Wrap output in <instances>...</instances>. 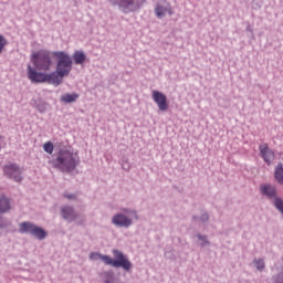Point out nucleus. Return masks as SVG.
I'll list each match as a JSON object with an SVG mask.
<instances>
[{
	"label": "nucleus",
	"mask_w": 283,
	"mask_h": 283,
	"mask_svg": "<svg viewBox=\"0 0 283 283\" xmlns=\"http://www.w3.org/2000/svg\"><path fill=\"white\" fill-rule=\"evenodd\" d=\"M63 75L59 73L57 71L52 73H45V83H50L51 85H55V87H59L61 83H63Z\"/></svg>",
	"instance_id": "nucleus-11"
},
{
	"label": "nucleus",
	"mask_w": 283,
	"mask_h": 283,
	"mask_svg": "<svg viewBox=\"0 0 283 283\" xmlns=\"http://www.w3.org/2000/svg\"><path fill=\"white\" fill-rule=\"evenodd\" d=\"M62 217L64 220H75L76 219V213H74V208L72 207H63L61 210Z\"/></svg>",
	"instance_id": "nucleus-13"
},
{
	"label": "nucleus",
	"mask_w": 283,
	"mask_h": 283,
	"mask_svg": "<svg viewBox=\"0 0 283 283\" xmlns=\"http://www.w3.org/2000/svg\"><path fill=\"white\" fill-rule=\"evenodd\" d=\"M10 211V200L6 197L0 198V213Z\"/></svg>",
	"instance_id": "nucleus-17"
},
{
	"label": "nucleus",
	"mask_w": 283,
	"mask_h": 283,
	"mask_svg": "<svg viewBox=\"0 0 283 283\" xmlns=\"http://www.w3.org/2000/svg\"><path fill=\"white\" fill-rule=\"evenodd\" d=\"M43 149L46 154H54V144L52 142H46L43 144Z\"/></svg>",
	"instance_id": "nucleus-19"
},
{
	"label": "nucleus",
	"mask_w": 283,
	"mask_h": 283,
	"mask_svg": "<svg viewBox=\"0 0 283 283\" xmlns=\"http://www.w3.org/2000/svg\"><path fill=\"white\" fill-rule=\"evenodd\" d=\"M114 259L109 255H104L98 252H93L90 254V260H102L106 266H114L115 269H124V271H129L132 269V262L129 259L118 250H113Z\"/></svg>",
	"instance_id": "nucleus-1"
},
{
	"label": "nucleus",
	"mask_w": 283,
	"mask_h": 283,
	"mask_svg": "<svg viewBox=\"0 0 283 283\" xmlns=\"http://www.w3.org/2000/svg\"><path fill=\"white\" fill-rule=\"evenodd\" d=\"M6 45H8V40H6L3 35H0V54L3 52V48H6Z\"/></svg>",
	"instance_id": "nucleus-23"
},
{
	"label": "nucleus",
	"mask_w": 283,
	"mask_h": 283,
	"mask_svg": "<svg viewBox=\"0 0 283 283\" xmlns=\"http://www.w3.org/2000/svg\"><path fill=\"white\" fill-rule=\"evenodd\" d=\"M78 98V94L76 93H67L61 96V102L62 103H75Z\"/></svg>",
	"instance_id": "nucleus-16"
},
{
	"label": "nucleus",
	"mask_w": 283,
	"mask_h": 283,
	"mask_svg": "<svg viewBox=\"0 0 283 283\" xmlns=\"http://www.w3.org/2000/svg\"><path fill=\"white\" fill-rule=\"evenodd\" d=\"M27 74L31 83H45V73L36 71L32 65H28Z\"/></svg>",
	"instance_id": "nucleus-8"
},
{
	"label": "nucleus",
	"mask_w": 283,
	"mask_h": 283,
	"mask_svg": "<svg viewBox=\"0 0 283 283\" xmlns=\"http://www.w3.org/2000/svg\"><path fill=\"white\" fill-rule=\"evenodd\" d=\"M4 174L12 178L15 182H21V168H19L17 165L11 164L4 166Z\"/></svg>",
	"instance_id": "nucleus-9"
},
{
	"label": "nucleus",
	"mask_w": 283,
	"mask_h": 283,
	"mask_svg": "<svg viewBox=\"0 0 283 283\" xmlns=\"http://www.w3.org/2000/svg\"><path fill=\"white\" fill-rule=\"evenodd\" d=\"M155 14H156L157 19H164V17L167 14H169V17H171V14H174V9L171 8V4L169 2L160 1L155 7Z\"/></svg>",
	"instance_id": "nucleus-6"
},
{
	"label": "nucleus",
	"mask_w": 283,
	"mask_h": 283,
	"mask_svg": "<svg viewBox=\"0 0 283 283\" xmlns=\"http://www.w3.org/2000/svg\"><path fill=\"white\" fill-rule=\"evenodd\" d=\"M86 59H87V56L85 55V53L83 51H75L73 54V61L76 65H83V63H85Z\"/></svg>",
	"instance_id": "nucleus-15"
},
{
	"label": "nucleus",
	"mask_w": 283,
	"mask_h": 283,
	"mask_svg": "<svg viewBox=\"0 0 283 283\" xmlns=\"http://www.w3.org/2000/svg\"><path fill=\"white\" fill-rule=\"evenodd\" d=\"M31 62L40 72H50L54 63L52 53L48 50H40L31 55Z\"/></svg>",
	"instance_id": "nucleus-3"
},
{
	"label": "nucleus",
	"mask_w": 283,
	"mask_h": 283,
	"mask_svg": "<svg viewBox=\"0 0 283 283\" xmlns=\"http://www.w3.org/2000/svg\"><path fill=\"white\" fill-rule=\"evenodd\" d=\"M261 193L268 196V198H275V187L271 185L261 186Z\"/></svg>",
	"instance_id": "nucleus-14"
},
{
	"label": "nucleus",
	"mask_w": 283,
	"mask_h": 283,
	"mask_svg": "<svg viewBox=\"0 0 283 283\" xmlns=\"http://www.w3.org/2000/svg\"><path fill=\"white\" fill-rule=\"evenodd\" d=\"M54 167L62 171H74L78 165V158L69 147L60 148L56 158L53 160Z\"/></svg>",
	"instance_id": "nucleus-2"
},
{
	"label": "nucleus",
	"mask_w": 283,
	"mask_h": 283,
	"mask_svg": "<svg viewBox=\"0 0 283 283\" xmlns=\"http://www.w3.org/2000/svg\"><path fill=\"white\" fill-rule=\"evenodd\" d=\"M119 4L123 8H129V6H134V0H119Z\"/></svg>",
	"instance_id": "nucleus-22"
},
{
	"label": "nucleus",
	"mask_w": 283,
	"mask_h": 283,
	"mask_svg": "<svg viewBox=\"0 0 283 283\" xmlns=\"http://www.w3.org/2000/svg\"><path fill=\"white\" fill-rule=\"evenodd\" d=\"M259 149L261 158H263L264 163H266V165H271V160L275 158V153L269 148V144L260 145Z\"/></svg>",
	"instance_id": "nucleus-10"
},
{
	"label": "nucleus",
	"mask_w": 283,
	"mask_h": 283,
	"mask_svg": "<svg viewBox=\"0 0 283 283\" xmlns=\"http://www.w3.org/2000/svg\"><path fill=\"white\" fill-rule=\"evenodd\" d=\"M64 198H69V200H74L76 198L74 195H64Z\"/></svg>",
	"instance_id": "nucleus-24"
},
{
	"label": "nucleus",
	"mask_w": 283,
	"mask_h": 283,
	"mask_svg": "<svg viewBox=\"0 0 283 283\" xmlns=\"http://www.w3.org/2000/svg\"><path fill=\"white\" fill-rule=\"evenodd\" d=\"M53 56L57 59L56 71L61 76L65 78V76H70L72 72V57L63 51L53 52Z\"/></svg>",
	"instance_id": "nucleus-4"
},
{
	"label": "nucleus",
	"mask_w": 283,
	"mask_h": 283,
	"mask_svg": "<svg viewBox=\"0 0 283 283\" xmlns=\"http://www.w3.org/2000/svg\"><path fill=\"white\" fill-rule=\"evenodd\" d=\"M113 224L116 227H130L132 219L127 218L125 214H116L113 217Z\"/></svg>",
	"instance_id": "nucleus-12"
},
{
	"label": "nucleus",
	"mask_w": 283,
	"mask_h": 283,
	"mask_svg": "<svg viewBox=\"0 0 283 283\" xmlns=\"http://www.w3.org/2000/svg\"><path fill=\"white\" fill-rule=\"evenodd\" d=\"M274 206L280 211V213H283V200L282 199L275 198Z\"/></svg>",
	"instance_id": "nucleus-20"
},
{
	"label": "nucleus",
	"mask_w": 283,
	"mask_h": 283,
	"mask_svg": "<svg viewBox=\"0 0 283 283\" xmlns=\"http://www.w3.org/2000/svg\"><path fill=\"white\" fill-rule=\"evenodd\" d=\"M254 266L258 269V271H262L264 269V261L261 259L255 260Z\"/></svg>",
	"instance_id": "nucleus-21"
},
{
	"label": "nucleus",
	"mask_w": 283,
	"mask_h": 283,
	"mask_svg": "<svg viewBox=\"0 0 283 283\" xmlns=\"http://www.w3.org/2000/svg\"><path fill=\"white\" fill-rule=\"evenodd\" d=\"M153 101L158 106L159 112H167V109H169L167 95L160 93V91H153Z\"/></svg>",
	"instance_id": "nucleus-7"
},
{
	"label": "nucleus",
	"mask_w": 283,
	"mask_h": 283,
	"mask_svg": "<svg viewBox=\"0 0 283 283\" xmlns=\"http://www.w3.org/2000/svg\"><path fill=\"white\" fill-rule=\"evenodd\" d=\"M203 220H209V216H208V214H205V216H203Z\"/></svg>",
	"instance_id": "nucleus-26"
},
{
	"label": "nucleus",
	"mask_w": 283,
	"mask_h": 283,
	"mask_svg": "<svg viewBox=\"0 0 283 283\" xmlns=\"http://www.w3.org/2000/svg\"><path fill=\"white\" fill-rule=\"evenodd\" d=\"M276 283H283V274H281V275L276 279Z\"/></svg>",
	"instance_id": "nucleus-25"
},
{
	"label": "nucleus",
	"mask_w": 283,
	"mask_h": 283,
	"mask_svg": "<svg viewBox=\"0 0 283 283\" xmlns=\"http://www.w3.org/2000/svg\"><path fill=\"white\" fill-rule=\"evenodd\" d=\"M20 227V233H31V235H34L38 238V240H45V237L48 233L42 228L36 227L34 223L31 222H22L19 224Z\"/></svg>",
	"instance_id": "nucleus-5"
},
{
	"label": "nucleus",
	"mask_w": 283,
	"mask_h": 283,
	"mask_svg": "<svg viewBox=\"0 0 283 283\" xmlns=\"http://www.w3.org/2000/svg\"><path fill=\"white\" fill-rule=\"evenodd\" d=\"M274 178L279 182H281V184L283 182V165L282 164L277 165L275 172H274Z\"/></svg>",
	"instance_id": "nucleus-18"
}]
</instances>
